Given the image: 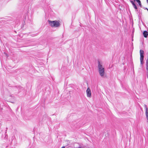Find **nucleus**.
Returning a JSON list of instances; mask_svg holds the SVG:
<instances>
[{"label":"nucleus","mask_w":148,"mask_h":148,"mask_svg":"<svg viewBox=\"0 0 148 148\" xmlns=\"http://www.w3.org/2000/svg\"><path fill=\"white\" fill-rule=\"evenodd\" d=\"M133 5L135 9H137V7L136 6V4H134Z\"/></svg>","instance_id":"0eeeda50"},{"label":"nucleus","mask_w":148,"mask_h":148,"mask_svg":"<svg viewBox=\"0 0 148 148\" xmlns=\"http://www.w3.org/2000/svg\"><path fill=\"white\" fill-rule=\"evenodd\" d=\"M136 1L138 3L140 6H141V2L140 0H136Z\"/></svg>","instance_id":"423d86ee"},{"label":"nucleus","mask_w":148,"mask_h":148,"mask_svg":"<svg viewBox=\"0 0 148 148\" xmlns=\"http://www.w3.org/2000/svg\"><path fill=\"white\" fill-rule=\"evenodd\" d=\"M5 53V55H7V54H6V53Z\"/></svg>","instance_id":"f8f14e48"},{"label":"nucleus","mask_w":148,"mask_h":148,"mask_svg":"<svg viewBox=\"0 0 148 148\" xmlns=\"http://www.w3.org/2000/svg\"><path fill=\"white\" fill-rule=\"evenodd\" d=\"M144 36L145 38H147L148 35V33L146 31H145L143 32Z\"/></svg>","instance_id":"39448f33"},{"label":"nucleus","mask_w":148,"mask_h":148,"mask_svg":"<svg viewBox=\"0 0 148 148\" xmlns=\"http://www.w3.org/2000/svg\"><path fill=\"white\" fill-rule=\"evenodd\" d=\"M131 2L132 4V5H133L134 4H135V3L134 2L132 1H131Z\"/></svg>","instance_id":"6e6552de"},{"label":"nucleus","mask_w":148,"mask_h":148,"mask_svg":"<svg viewBox=\"0 0 148 148\" xmlns=\"http://www.w3.org/2000/svg\"><path fill=\"white\" fill-rule=\"evenodd\" d=\"M140 64L142 65L143 64V61L144 58L143 54H144V52L143 50H140Z\"/></svg>","instance_id":"7ed1b4c3"},{"label":"nucleus","mask_w":148,"mask_h":148,"mask_svg":"<svg viewBox=\"0 0 148 148\" xmlns=\"http://www.w3.org/2000/svg\"><path fill=\"white\" fill-rule=\"evenodd\" d=\"M48 21L49 25L52 27H58L60 25V21L59 20H48Z\"/></svg>","instance_id":"f257e3e1"},{"label":"nucleus","mask_w":148,"mask_h":148,"mask_svg":"<svg viewBox=\"0 0 148 148\" xmlns=\"http://www.w3.org/2000/svg\"><path fill=\"white\" fill-rule=\"evenodd\" d=\"M86 92L87 97H90L91 96V91L90 89L88 88L86 90Z\"/></svg>","instance_id":"20e7f679"},{"label":"nucleus","mask_w":148,"mask_h":148,"mask_svg":"<svg viewBox=\"0 0 148 148\" xmlns=\"http://www.w3.org/2000/svg\"><path fill=\"white\" fill-rule=\"evenodd\" d=\"M146 69L147 71H148V64H146Z\"/></svg>","instance_id":"1a4fd4ad"},{"label":"nucleus","mask_w":148,"mask_h":148,"mask_svg":"<svg viewBox=\"0 0 148 148\" xmlns=\"http://www.w3.org/2000/svg\"><path fill=\"white\" fill-rule=\"evenodd\" d=\"M147 2L148 3V0H147Z\"/></svg>","instance_id":"9b49d317"},{"label":"nucleus","mask_w":148,"mask_h":148,"mask_svg":"<svg viewBox=\"0 0 148 148\" xmlns=\"http://www.w3.org/2000/svg\"><path fill=\"white\" fill-rule=\"evenodd\" d=\"M65 147H64V146H63V147H62V148H65Z\"/></svg>","instance_id":"9d476101"},{"label":"nucleus","mask_w":148,"mask_h":148,"mask_svg":"<svg viewBox=\"0 0 148 148\" xmlns=\"http://www.w3.org/2000/svg\"><path fill=\"white\" fill-rule=\"evenodd\" d=\"M98 67L100 75L101 77H103L105 73L104 68L99 62H98Z\"/></svg>","instance_id":"f03ea898"}]
</instances>
